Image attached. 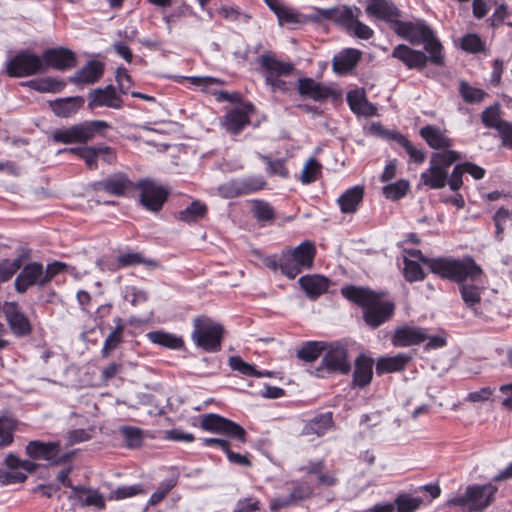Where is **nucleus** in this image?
Returning <instances> with one entry per match:
<instances>
[{
  "label": "nucleus",
  "instance_id": "nucleus-7",
  "mask_svg": "<svg viewBox=\"0 0 512 512\" xmlns=\"http://www.w3.org/2000/svg\"><path fill=\"white\" fill-rule=\"evenodd\" d=\"M108 126V123L102 120L87 121L54 131L52 139L57 143L63 144L85 143L93 139L97 131Z\"/></svg>",
  "mask_w": 512,
  "mask_h": 512
},
{
  "label": "nucleus",
  "instance_id": "nucleus-13",
  "mask_svg": "<svg viewBox=\"0 0 512 512\" xmlns=\"http://www.w3.org/2000/svg\"><path fill=\"white\" fill-rule=\"evenodd\" d=\"M26 453L34 459H43L52 465L66 462L70 454H61L58 442L30 441L26 446Z\"/></svg>",
  "mask_w": 512,
  "mask_h": 512
},
{
  "label": "nucleus",
  "instance_id": "nucleus-52",
  "mask_svg": "<svg viewBox=\"0 0 512 512\" xmlns=\"http://www.w3.org/2000/svg\"><path fill=\"white\" fill-rule=\"evenodd\" d=\"M481 120L485 127L498 130L506 120L501 119L500 109L497 104L487 107L481 114Z\"/></svg>",
  "mask_w": 512,
  "mask_h": 512
},
{
  "label": "nucleus",
  "instance_id": "nucleus-22",
  "mask_svg": "<svg viewBox=\"0 0 512 512\" xmlns=\"http://www.w3.org/2000/svg\"><path fill=\"white\" fill-rule=\"evenodd\" d=\"M450 173L440 166L429 161V167L420 174L419 186L423 185L428 189L439 190L446 185L449 186Z\"/></svg>",
  "mask_w": 512,
  "mask_h": 512
},
{
  "label": "nucleus",
  "instance_id": "nucleus-43",
  "mask_svg": "<svg viewBox=\"0 0 512 512\" xmlns=\"http://www.w3.org/2000/svg\"><path fill=\"white\" fill-rule=\"evenodd\" d=\"M324 341H307L297 351V357L305 362L315 361L325 350Z\"/></svg>",
  "mask_w": 512,
  "mask_h": 512
},
{
  "label": "nucleus",
  "instance_id": "nucleus-33",
  "mask_svg": "<svg viewBox=\"0 0 512 512\" xmlns=\"http://www.w3.org/2000/svg\"><path fill=\"white\" fill-rule=\"evenodd\" d=\"M298 90L302 96L312 98L315 101H322L329 98L332 90L312 78H303L298 80Z\"/></svg>",
  "mask_w": 512,
  "mask_h": 512
},
{
  "label": "nucleus",
  "instance_id": "nucleus-56",
  "mask_svg": "<svg viewBox=\"0 0 512 512\" xmlns=\"http://www.w3.org/2000/svg\"><path fill=\"white\" fill-rule=\"evenodd\" d=\"M104 189L114 195H123L129 186V180L123 176L109 178L103 183Z\"/></svg>",
  "mask_w": 512,
  "mask_h": 512
},
{
  "label": "nucleus",
  "instance_id": "nucleus-30",
  "mask_svg": "<svg viewBox=\"0 0 512 512\" xmlns=\"http://www.w3.org/2000/svg\"><path fill=\"white\" fill-rule=\"evenodd\" d=\"M361 56L362 52L360 50L345 48L333 57V70L338 74H345L357 66Z\"/></svg>",
  "mask_w": 512,
  "mask_h": 512
},
{
  "label": "nucleus",
  "instance_id": "nucleus-12",
  "mask_svg": "<svg viewBox=\"0 0 512 512\" xmlns=\"http://www.w3.org/2000/svg\"><path fill=\"white\" fill-rule=\"evenodd\" d=\"M266 182L261 176H249L230 180L218 187L219 194L224 198L248 195L264 188Z\"/></svg>",
  "mask_w": 512,
  "mask_h": 512
},
{
  "label": "nucleus",
  "instance_id": "nucleus-49",
  "mask_svg": "<svg viewBox=\"0 0 512 512\" xmlns=\"http://www.w3.org/2000/svg\"><path fill=\"white\" fill-rule=\"evenodd\" d=\"M392 503L395 505V512H415L420 507L422 499L403 493L397 495Z\"/></svg>",
  "mask_w": 512,
  "mask_h": 512
},
{
  "label": "nucleus",
  "instance_id": "nucleus-42",
  "mask_svg": "<svg viewBox=\"0 0 512 512\" xmlns=\"http://www.w3.org/2000/svg\"><path fill=\"white\" fill-rule=\"evenodd\" d=\"M229 366L232 370L238 371L244 376L249 377H268L271 375L269 371H258L252 364L245 362L239 356H232L229 358Z\"/></svg>",
  "mask_w": 512,
  "mask_h": 512
},
{
  "label": "nucleus",
  "instance_id": "nucleus-61",
  "mask_svg": "<svg viewBox=\"0 0 512 512\" xmlns=\"http://www.w3.org/2000/svg\"><path fill=\"white\" fill-rule=\"evenodd\" d=\"M120 433L128 447L134 448L140 446L142 442V434L140 429L130 426H123L120 428Z\"/></svg>",
  "mask_w": 512,
  "mask_h": 512
},
{
  "label": "nucleus",
  "instance_id": "nucleus-25",
  "mask_svg": "<svg viewBox=\"0 0 512 512\" xmlns=\"http://www.w3.org/2000/svg\"><path fill=\"white\" fill-rule=\"evenodd\" d=\"M135 187L140 190V202L149 211L160 210V187L151 180L139 181Z\"/></svg>",
  "mask_w": 512,
  "mask_h": 512
},
{
  "label": "nucleus",
  "instance_id": "nucleus-20",
  "mask_svg": "<svg viewBox=\"0 0 512 512\" xmlns=\"http://www.w3.org/2000/svg\"><path fill=\"white\" fill-rule=\"evenodd\" d=\"M407 256L404 258V277L409 282L421 281L424 279L425 274L421 267V263L429 267V261L434 258H427L423 256L420 250L411 249L406 251Z\"/></svg>",
  "mask_w": 512,
  "mask_h": 512
},
{
  "label": "nucleus",
  "instance_id": "nucleus-1",
  "mask_svg": "<svg viewBox=\"0 0 512 512\" xmlns=\"http://www.w3.org/2000/svg\"><path fill=\"white\" fill-rule=\"evenodd\" d=\"M429 269L442 279L457 283L465 306L477 311L484 291L483 270L472 257H439L429 261Z\"/></svg>",
  "mask_w": 512,
  "mask_h": 512
},
{
  "label": "nucleus",
  "instance_id": "nucleus-48",
  "mask_svg": "<svg viewBox=\"0 0 512 512\" xmlns=\"http://www.w3.org/2000/svg\"><path fill=\"white\" fill-rule=\"evenodd\" d=\"M146 264V265H154L156 266L155 262L147 261L145 260L141 254L137 252H127L120 254L113 264V269H121L126 268L130 266H135L139 264Z\"/></svg>",
  "mask_w": 512,
  "mask_h": 512
},
{
  "label": "nucleus",
  "instance_id": "nucleus-60",
  "mask_svg": "<svg viewBox=\"0 0 512 512\" xmlns=\"http://www.w3.org/2000/svg\"><path fill=\"white\" fill-rule=\"evenodd\" d=\"M143 488L139 484H134L130 486H121L111 491L108 496L109 500H123L126 498H130L136 496L140 493H143Z\"/></svg>",
  "mask_w": 512,
  "mask_h": 512
},
{
  "label": "nucleus",
  "instance_id": "nucleus-55",
  "mask_svg": "<svg viewBox=\"0 0 512 512\" xmlns=\"http://www.w3.org/2000/svg\"><path fill=\"white\" fill-rule=\"evenodd\" d=\"M123 325L121 319H117V325L114 330L107 336L104 341L101 353L103 357H107L122 341Z\"/></svg>",
  "mask_w": 512,
  "mask_h": 512
},
{
  "label": "nucleus",
  "instance_id": "nucleus-38",
  "mask_svg": "<svg viewBox=\"0 0 512 512\" xmlns=\"http://www.w3.org/2000/svg\"><path fill=\"white\" fill-rule=\"evenodd\" d=\"M103 74V65L98 61L88 62L82 69L77 71L71 81L78 85L92 84Z\"/></svg>",
  "mask_w": 512,
  "mask_h": 512
},
{
  "label": "nucleus",
  "instance_id": "nucleus-26",
  "mask_svg": "<svg viewBox=\"0 0 512 512\" xmlns=\"http://www.w3.org/2000/svg\"><path fill=\"white\" fill-rule=\"evenodd\" d=\"M3 312L11 330L16 335H25L30 331V324L27 317L19 310L14 302H6L3 306Z\"/></svg>",
  "mask_w": 512,
  "mask_h": 512
},
{
  "label": "nucleus",
  "instance_id": "nucleus-15",
  "mask_svg": "<svg viewBox=\"0 0 512 512\" xmlns=\"http://www.w3.org/2000/svg\"><path fill=\"white\" fill-rule=\"evenodd\" d=\"M391 57L400 61L407 69L422 70L430 62L429 54L416 50L406 44H398L391 52Z\"/></svg>",
  "mask_w": 512,
  "mask_h": 512
},
{
  "label": "nucleus",
  "instance_id": "nucleus-47",
  "mask_svg": "<svg viewBox=\"0 0 512 512\" xmlns=\"http://www.w3.org/2000/svg\"><path fill=\"white\" fill-rule=\"evenodd\" d=\"M410 188L409 182L404 179H400L396 182L389 183L382 188L383 195L392 201L403 198Z\"/></svg>",
  "mask_w": 512,
  "mask_h": 512
},
{
  "label": "nucleus",
  "instance_id": "nucleus-39",
  "mask_svg": "<svg viewBox=\"0 0 512 512\" xmlns=\"http://www.w3.org/2000/svg\"><path fill=\"white\" fill-rule=\"evenodd\" d=\"M333 418L331 412H326L315 416L304 427L305 434H316L322 436L332 426Z\"/></svg>",
  "mask_w": 512,
  "mask_h": 512
},
{
  "label": "nucleus",
  "instance_id": "nucleus-4",
  "mask_svg": "<svg viewBox=\"0 0 512 512\" xmlns=\"http://www.w3.org/2000/svg\"><path fill=\"white\" fill-rule=\"evenodd\" d=\"M316 249L313 243L304 241L294 249L282 251V274L289 279H294L305 269L313 265Z\"/></svg>",
  "mask_w": 512,
  "mask_h": 512
},
{
  "label": "nucleus",
  "instance_id": "nucleus-53",
  "mask_svg": "<svg viewBox=\"0 0 512 512\" xmlns=\"http://www.w3.org/2000/svg\"><path fill=\"white\" fill-rule=\"evenodd\" d=\"M258 157L267 165L266 171L271 176H279L281 178H288L289 172L285 166L284 159L272 160L269 156L258 154Z\"/></svg>",
  "mask_w": 512,
  "mask_h": 512
},
{
  "label": "nucleus",
  "instance_id": "nucleus-41",
  "mask_svg": "<svg viewBox=\"0 0 512 512\" xmlns=\"http://www.w3.org/2000/svg\"><path fill=\"white\" fill-rule=\"evenodd\" d=\"M460 48L470 54L486 53V42L477 33H467L459 39Z\"/></svg>",
  "mask_w": 512,
  "mask_h": 512
},
{
  "label": "nucleus",
  "instance_id": "nucleus-45",
  "mask_svg": "<svg viewBox=\"0 0 512 512\" xmlns=\"http://www.w3.org/2000/svg\"><path fill=\"white\" fill-rule=\"evenodd\" d=\"M442 152L432 153L430 160L436 165L440 166L442 169L447 170L449 172L450 166L461 160L462 155L458 151L451 149H443Z\"/></svg>",
  "mask_w": 512,
  "mask_h": 512
},
{
  "label": "nucleus",
  "instance_id": "nucleus-5",
  "mask_svg": "<svg viewBox=\"0 0 512 512\" xmlns=\"http://www.w3.org/2000/svg\"><path fill=\"white\" fill-rule=\"evenodd\" d=\"M223 328L212 319L200 316L194 319L191 334L195 345L206 352H217L221 349Z\"/></svg>",
  "mask_w": 512,
  "mask_h": 512
},
{
  "label": "nucleus",
  "instance_id": "nucleus-36",
  "mask_svg": "<svg viewBox=\"0 0 512 512\" xmlns=\"http://www.w3.org/2000/svg\"><path fill=\"white\" fill-rule=\"evenodd\" d=\"M189 14V7L184 4L183 0H162V18L169 27L181 17Z\"/></svg>",
  "mask_w": 512,
  "mask_h": 512
},
{
  "label": "nucleus",
  "instance_id": "nucleus-34",
  "mask_svg": "<svg viewBox=\"0 0 512 512\" xmlns=\"http://www.w3.org/2000/svg\"><path fill=\"white\" fill-rule=\"evenodd\" d=\"M249 123L250 118L248 113L241 108H234L229 110L225 114L222 121L225 129L234 135L240 133Z\"/></svg>",
  "mask_w": 512,
  "mask_h": 512
},
{
  "label": "nucleus",
  "instance_id": "nucleus-17",
  "mask_svg": "<svg viewBox=\"0 0 512 512\" xmlns=\"http://www.w3.org/2000/svg\"><path fill=\"white\" fill-rule=\"evenodd\" d=\"M14 285L18 293H24L32 286H45L43 265L39 262L26 264L16 277Z\"/></svg>",
  "mask_w": 512,
  "mask_h": 512
},
{
  "label": "nucleus",
  "instance_id": "nucleus-8",
  "mask_svg": "<svg viewBox=\"0 0 512 512\" xmlns=\"http://www.w3.org/2000/svg\"><path fill=\"white\" fill-rule=\"evenodd\" d=\"M6 72L11 77H27L45 72V63L40 56L21 51L7 62Z\"/></svg>",
  "mask_w": 512,
  "mask_h": 512
},
{
  "label": "nucleus",
  "instance_id": "nucleus-10",
  "mask_svg": "<svg viewBox=\"0 0 512 512\" xmlns=\"http://www.w3.org/2000/svg\"><path fill=\"white\" fill-rule=\"evenodd\" d=\"M200 427L208 432L224 434L242 443L246 440V432L242 426L218 414L209 413L202 416Z\"/></svg>",
  "mask_w": 512,
  "mask_h": 512
},
{
  "label": "nucleus",
  "instance_id": "nucleus-62",
  "mask_svg": "<svg viewBox=\"0 0 512 512\" xmlns=\"http://www.w3.org/2000/svg\"><path fill=\"white\" fill-rule=\"evenodd\" d=\"M123 297L133 306L141 305L148 300V294L144 290L135 286L125 287Z\"/></svg>",
  "mask_w": 512,
  "mask_h": 512
},
{
  "label": "nucleus",
  "instance_id": "nucleus-24",
  "mask_svg": "<svg viewBox=\"0 0 512 512\" xmlns=\"http://www.w3.org/2000/svg\"><path fill=\"white\" fill-rule=\"evenodd\" d=\"M45 63V71L48 67L58 70H65L75 65L74 53L65 48L48 49L43 53L42 57Z\"/></svg>",
  "mask_w": 512,
  "mask_h": 512
},
{
  "label": "nucleus",
  "instance_id": "nucleus-6",
  "mask_svg": "<svg viewBox=\"0 0 512 512\" xmlns=\"http://www.w3.org/2000/svg\"><path fill=\"white\" fill-rule=\"evenodd\" d=\"M259 64L265 83L272 92L285 93L289 90V83L282 80L281 77L292 74L294 70L292 63L280 61L271 56L261 55L259 57Z\"/></svg>",
  "mask_w": 512,
  "mask_h": 512
},
{
  "label": "nucleus",
  "instance_id": "nucleus-11",
  "mask_svg": "<svg viewBox=\"0 0 512 512\" xmlns=\"http://www.w3.org/2000/svg\"><path fill=\"white\" fill-rule=\"evenodd\" d=\"M362 12L358 7H343L335 18V23L342 26L347 33L362 40L373 37L374 31L359 20Z\"/></svg>",
  "mask_w": 512,
  "mask_h": 512
},
{
  "label": "nucleus",
  "instance_id": "nucleus-57",
  "mask_svg": "<svg viewBox=\"0 0 512 512\" xmlns=\"http://www.w3.org/2000/svg\"><path fill=\"white\" fill-rule=\"evenodd\" d=\"M320 173L321 165L315 158H310L301 172L300 180L303 184H310L317 180Z\"/></svg>",
  "mask_w": 512,
  "mask_h": 512
},
{
  "label": "nucleus",
  "instance_id": "nucleus-14",
  "mask_svg": "<svg viewBox=\"0 0 512 512\" xmlns=\"http://www.w3.org/2000/svg\"><path fill=\"white\" fill-rule=\"evenodd\" d=\"M68 499L72 506L94 507L99 510H103L106 507L104 495L99 490L89 486L78 485L72 487Z\"/></svg>",
  "mask_w": 512,
  "mask_h": 512
},
{
  "label": "nucleus",
  "instance_id": "nucleus-16",
  "mask_svg": "<svg viewBox=\"0 0 512 512\" xmlns=\"http://www.w3.org/2000/svg\"><path fill=\"white\" fill-rule=\"evenodd\" d=\"M497 491V486L492 483L469 485L470 512H482L489 507L493 503Z\"/></svg>",
  "mask_w": 512,
  "mask_h": 512
},
{
  "label": "nucleus",
  "instance_id": "nucleus-40",
  "mask_svg": "<svg viewBox=\"0 0 512 512\" xmlns=\"http://www.w3.org/2000/svg\"><path fill=\"white\" fill-rule=\"evenodd\" d=\"M207 213V206L199 201L191 202L184 210L178 212V219L186 223H196Z\"/></svg>",
  "mask_w": 512,
  "mask_h": 512
},
{
  "label": "nucleus",
  "instance_id": "nucleus-32",
  "mask_svg": "<svg viewBox=\"0 0 512 512\" xmlns=\"http://www.w3.org/2000/svg\"><path fill=\"white\" fill-rule=\"evenodd\" d=\"M364 188L360 185L347 189L338 199L337 203L344 214L355 213L363 201Z\"/></svg>",
  "mask_w": 512,
  "mask_h": 512
},
{
  "label": "nucleus",
  "instance_id": "nucleus-18",
  "mask_svg": "<svg viewBox=\"0 0 512 512\" xmlns=\"http://www.w3.org/2000/svg\"><path fill=\"white\" fill-rule=\"evenodd\" d=\"M366 2V14L369 17L389 23L392 28L401 18V11L391 0H366Z\"/></svg>",
  "mask_w": 512,
  "mask_h": 512
},
{
  "label": "nucleus",
  "instance_id": "nucleus-54",
  "mask_svg": "<svg viewBox=\"0 0 512 512\" xmlns=\"http://www.w3.org/2000/svg\"><path fill=\"white\" fill-rule=\"evenodd\" d=\"M64 151L77 154L81 159H83L85 161L86 165L90 169L97 168V158L99 157L98 145L93 146V147L70 148V149H65Z\"/></svg>",
  "mask_w": 512,
  "mask_h": 512
},
{
  "label": "nucleus",
  "instance_id": "nucleus-58",
  "mask_svg": "<svg viewBox=\"0 0 512 512\" xmlns=\"http://www.w3.org/2000/svg\"><path fill=\"white\" fill-rule=\"evenodd\" d=\"M21 266V257H17L13 260L4 259L0 261V281L6 282L10 280L13 275L21 268Z\"/></svg>",
  "mask_w": 512,
  "mask_h": 512
},
{
  "label": "nucleus",
  "instance_id": "nucleus-44",
  "mask_svg": "<svg viewBox=\"0 0 512 512\" xmlns=\"http://www.w3.org/2000/svg\"><path fill=\"white\" fill-rule=\"evenodd\" d=\"M252 213L262 226L272 223L275 219L274 208L263 200H255L253 202Z\"/></svg>",
  "mask_w": 512,
  "mask_h": 512
},
{
  "label": "nucleus",
  "instance_id": "nucleus-21",
  "mask_svg": "<svg viewBox=\"0 0 512 512\" xmlns=\"http://www.w3.org/2000/svg\"><path fill=\"white\" fill-rule=\"evenodd\" d=\"M426 339L425 329L413 325H403L395 329L391 342L396 347H409L418 345Z\"/></svg>",
  "mask_w": 512,
  "mask_h": 512
},
{
  "label": "nucleus",
  "instance_id": "nucleus-2",
  "mask_svg": "<svg viewBox=\"0 0 512 512\" xmlns=\"http://www.w3.org/2000/svg\"><path fill=\"white\" fill-rule=\"evenodd\" d=\"M341 294L363 308V319L373 329L388 321L394 314L395 304L390 300H384L385 294L382 292L350 285L343 287Z\"/></svg>",
  "mask_w": 512,
  "mask_h": 512
},
{
  "label": "nucleus",
  "instance_id": "nucleus-64",
  "mask_svg": "<svg viewBox=\"0 0 512 512\" xmlns=\"http://www.w3.org/2000/svg\"><path fill=\"white\" fill-rule=\"evenodd\" d=\"M260 502L254 497L239 499L233 512H256L259 510Z\"/></svg>",
  "mask_w": 512,
  "mask_h": 512
},
{
  "label": "nucleus",
  "instance_id": "nucleus-3",
  "mask_svg": "<svg viewBox=\"0 0 512 512\" xmlns=\"http://www.w3.org/2000/svg\"><path fill=\"white\" fill-rule=\"evenodd\" d=\"M393 31L400 38L412 45H424V50L429 54L430 63L435 66H444L445 56L443 46L436 37L433 29L423 19L402 21L400 18L393 26Z\"/></svg>",
  "mask_w": 512,
  "mask_h": 512
},
{
  "label": "nucleus",
  "instance_id": "nucleus-37",
  "mask_svg": "<svg viewBox=\"0 0 512 512\" xmlns=\"http://www.w3.org/2000/svg\"><path fill=\"white\" fill-rule=\"evenodd\" d=\"M83 104L84 99L77 96L56 99L55 101L50 102V107L55 115L66 118L74 115Z\"/></svg>",
  "mask_w": 512,
  "mask_h": 512
},
{
  "label": "nucleus",
  "instance_id": "nucleus-19",
  "mask_svg": "<svg viewBox=\"0 0 512 512\" xmlns=\"http://www.w3.org/2000/svg\"><path fill=\"white\" fill-rule=\"evenodd\" d=\"M88 101L91 109L107 107L118 110L123 107V100L113 85L93 90L88 96Z\"/></svg>",
  "mask_w": 512,
  "mask_h": 512
},
{
  "label": "nucleus",
  "instance_id": "nucleus-29",
  "mask_svg": "<svg viewBox=\"0 0 512 512\" xmlns=\"http://www.w3.org/2000/svg\"><path fill=\"white\" fill-rule=\"evenodd\" d=\"M298 283L306 296L315 300L326 293L329 288V279L321 275H305L299 278Z\"/></svg>",
  "mask_w": 512,
  "mask_h": 512
},
{
  "label": "nucleus",
  "instance_id": "nucleus-59",
  "mask_svg": "<svg viewBox=\"0 0 512 512\" xmlns=\"http://www.w3.org/2000/svg\"><path fill=\"white\" fill-rule=\"evenodd\" d=\"M276 16L278 18L280 25L301 24L304 22L303 17L301 16L300 13L287 6L278 7L276 11Z\"/></svg>",
  "mask_w": 512,
  "mask_h": 512
},
{
  "label": "nucleus",
  "instance_id": "nucleus-23",
  "mask_svg": "<svg viewBox=\"0 0 512 512\" xmlns=\"http://www.w3.org/2000/svg\"><path fill=\"white\" fill-rule=\"evenodd\" d=\"M468 173L475 180H480L485 176V169L472 162H463L456 164L450 173L449 188L451 191H459L463 185V174Z\"/></svg>",
  "mask_w": 512,
  "mask_h": 512
},
{
  "label": "nucleus",
  "instance_id": "nucleus-35",
  "mask_svg": "<svg viewBox=\"0 0 512 512\" xmlns=\"http://www.w3.org/2000/svg\"><path fill=\"white\" fill-rule=\"evenodd\" d=\"M346 98L353 113L364 116H373L376 114V107L368 102L364 92L360 90H351L347 93Z\"/></svg>",
  "mask_w": 512,
  "mask_h": 512
},
{
  "label": "nucleus",
  "instance_id": "nucleus-63",
  "mask_svg": "<svg viewBox=\"0 0 512 512\" xmlns=\"http://www.w3.org/2000/svg\"><path fill=\"white\" fill-rule=\"evenodd\" d=\"M341 9L337 8H314L313 13L309 15V19L315 22H321L325 20H333L335 22V18L340 13Z\"/></svg>",
  "mask_w": 512,
  "mask_h": 512
},
{
  "label": "nucleus",
  "instance_id": "nucleus-46",
  "mask_svg": "<svg viewBox=\"0 0 512 512\" xmlns=\"http://www.w3.org/2000/svg\"><path fill=\"white\" fill-rule=\"evenodd\" d=\"M459 93L462 99L469 104L480 103L487 96V93L483 89L473 87L466 81L460 82Z\"/></svg>",
  "mask_w": 512,
  "mask_h": 512
},
{
  "label": "nucleus",
  "instance_id": "nucleus-9",
  "mask_svg": "<svg viewBox=\"0 0 512 512\" xmlns=\"http://www.w3.org/2000/svg\"><path fill=\"white\" fill-rule=\"evenodd\" d=\"M322 369H325L328 373L348 374L351 364L348 358L347 347L340 342H326L321 367L317 371L320 372Z\"/></svg>",
  "mask_w": 512,
  "mask_h": 512
},
{
  "label": "nucleus",
  "instance_id": "nucleus-51",
  "mask_svg": "<svg viewBox=\"0 0 512 512\" xmlns=\"http://www.w3.org/2000/svg\"><path fill=\"white\" fill-rule=\"evenodd\" d=\"M512 221V212L504 207L499 208L494 216L493 222L496 228L495 237L498 241L503 240V233L508 225Z\"/></svg>",
  "mask_w": 512,
  "mask_h": 512
},
{
  "label": "nucleus",
  "instance_id": "nucleus-31",
  "mask_svg": "<svg viewBox=\"0 0 512 512\" xmlns=\"http://www.w3.org/2000/svg\"><path fill=\"white\" fill-rule=\"evenodd\" d=\"M411 359L412 356L409 353H398L394 356L380 357L376 362V373L377 375H383L402 371Z\"/></svg>",
  "mask_w": 512,
  "mask_h": 512
},
{
  "label": "nucleus",
  "instance_id": "nucleus-27",
  "mask_svg": "<svg viewBox=\"0 0 512 512\" xmlns=\"http://www.w3.org/2000/svg\"><path fill=\"white\" fill-rule=\"evenodd\" d=\"M419 134L427 145L435 150L448 149L453 145V140L448 137L446 131L435 125L422 127Z\"/></svg>",
  "mask_w": 512,
  "mask_h": 512
},
{
  "label": "nucleus",
  "instance_id": "nucleus-50",
  "mask_svg": "<svg viewBox=\"0 0 512 512\" xmlns=\"http://www.w3.org/2000/svg\"><path fill=\"white\" fill-rule=\"evenodd\" d=\"M16 429V421L11 416L0 417V447H5L13 442Z\"/></svg>",
  "mask_w": 512,
  "mask_h": 512
},
{
  "label": "nucleus",
  "instance_id": "nucleus-28",
  "mask_svg": "<svg viewBox=\"0 0 512 512\" xmlns=\"http://www.w3.org/2000/svg\"><path fill=\"white\" fill-rule=\"evenodd\" d=\"M373 377V360L360 354L355 360L353 371V387L364 388L370 384Z\"/></svg>",
  "mask_w": 512,
  "mask_h": 512
}]
</instances>
